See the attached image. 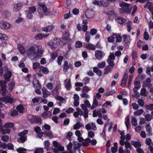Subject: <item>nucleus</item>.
Here are the masks:
<instances>
[{"label": "nucleus", "mask_w": 153, "mask_h": 153, "mask_svg": "<svg viewBox=\"0 0 153 153\" xmlns=\"http://www.w3.org/2000/svg\"><path fill=\"white\" fill-rule=\"evenodd\" d=\"M9 90L12 91L15 86V83L13 81H11L9 83Z\"/></svg>", "instance_id": "46"}, {"label": "nucleus", "mask_w": 153, "mask_h": 153, "mask_svg": "<svg viewBox=\"0 0 153 153\" xmlns=\"http://www.w3.org/2000/svg\"><path fill=\"white\" fill-rule=\"evenodd\" d=\"M146 90L145 88H142L140 91L141 95L144 97H146L147 96V94H146Z\"/></svg>", "instance_id": "44"}, {"label": "nucleus", "mask_w": 153, "mask_h": 153, "mask_svg": "<svg viewBox=\"0 0 153 153\" xmlns=\"http://www.w3.org/2000/svg\"><path fill=\"white\" fill-rule=\"evenodd\" d=\"M7 149L9 150H13L14 149L13 145L11 143H9L7 144Z\"/></svg>", "instance_id": "63"}, {"label": "nucleus", "mask_w": 153, "mask_h": 153, "mask_svg": "<svg viewBox=\"0 0 153 153\" xmlns=\"http://www.w3.org/2000/svg\"><path fill=\"white\" fill-rule=\"evenodd\" d=\"M82 44L81 41H78L76 42L75 47L76 48H80L82 47Z\"/></svg>", "instance_id": "42"}, {"label": "nucleus", "mask_w": 153, "mask_h": 153, "mask_svg": "<svg viewBox=\"0 0 153 153\" xmlns=\"http://www.w3.org/2000/svg\"><path fill=\"white\" fill-rule=\"evenodd\" d=\"M90 90L89 88L87 86H83L82 89V91L85 92H88Z\"/></svg>", "instance_id": "58"}, {"label": "nucleus", "mask_w": 153, "mask_h": 153, "mask_svg": "<svg viewBox=\"0 0 153 153\" xmlns=\"http://www.w3.org/2000/svg\"><path fill=\"white\" fill-rule=\"evenodd\" d=\"M115 33H113L112 35L107 38V40L108 42L110 43L113 42L115 39V36L116 35H115Z\"/></svg>", "instance_id": "23"}, {"label": "nucleus", "mask_w": 153, "mask_h": 153, "mask_svg": "<svg viewBox=\"0 0 153 153\" xmlns=\"http://www.w3.org/2000/svg\"><path fill=\"white\" fill-rule=\"evenodd\" d=\"M45 137H48L50 138H52L53 136V134L50 132H47L45 131Z\"/></svg>", "instance_id": "60"}, {"label": "nucleus", "mask_w": 153, "mask_h": 153, "mask_svg": "<svg viewBox=\"0 0 153 153\" xmlns=\"http://www.w3.org/2000/svg\"><path fill=\"white\" fill-rule=\"evenodd\" d=\"M28 131L27 130H24L22 132H19L18 134V135L19 136H25V135L28 133Z\"/></svg>", "instance_id": "56"}, {"label": "nucleus", "mask_w": 153, "mask_h": 153, "mask_svg": "<svg viewBox=\"0 0 153 153\" xmlns=\"http://www.w3.org/2000/svg\"><path fill=\"white\" fill-rule=\"evenodd\" d=\"M50 144V143L48 140H46L44 143V145L45 146L44 148L46 149L47 150H48L49 146Z\"/></svg>", "instance_id": "37"}, {"label": "nucleus", "mask_w": 153, "mask_h": 153, "mask_svg": "<svg viewBox=\"0 0 153 153\" xmlns=\"http://www.w3.org/2000/svg\"><path fill=\"white\" fill-rule=\"evenodd\" d=\"M6 85L1 87L0 92L3 96H4L6 94L7 90L6 89Z\"/></svg>", "instance_id": "28"}, {"label": "nucleus", "mask_w": 153, "mask_h": 153, "mask_svg": "<svg viewBox=\"0 0 153 153\" xmlns=\"http://www.w3.org/2000/svg\"><path fill=\"white\" fill-rule=\"evenodd\" d=\"M18 112L16 110H14L12 111L10 113V115L11 116L13 117L18 115Z\"/></svg>", "instance_id": "59"}, {"label": "nucleus", "mask_w": 153, "mask_h": 153, "mask_svg": "<svg viewBox=\"0 0 153 153\" xmlns=\"http://www.w3.org/2000/svg\"><path fill=\"white\" fill-rule=\"evenodd\" d=\"M60 41L59 39L56 38L48 43V45L52 49H54L60 44Z\"/></svg>", "instance_id": "3"}, {"label": "nucleus", "mask_w": 153, "mask_h": 153, "mask_svg": "<svg viewBox=\"0 0 153 153\" xmlns=\"http://www.w3.org/2000/svg\"><path fill=\"white\" fill-rule=\"evenodd\" d=\"M67 82L65 85V86L67 90H69L71 88V79H69L68 80L67 79H65L64 80V82L66 83L67 82Z\"/></svg>", "instance_id": "13"}, {"label": "nucleus", "mask_w": 153, "mask_h": 153, "mask_svg": "<svg viewBox=\"0 0 153 153\" xmlns=\"http://www.w3.org/2000/svg\"><path fill=\"white\" fill-rule=\"evenodd\" d=\"M131 124L134 126H136L137 125V120L134 117H131Z\"/></svg>", "instance_id": "33"}, {"label": "nucleus", "mask_w": 153, "mask_h": 153, "mask_svg": "<svg viewBox=\"0 0 153 153\" xmlns=\"http://www.w3.org/2000/svg\"><path fill=\"white\" fill-rule=\"evenodd\" d=\"M16 109L20 113H22L24 112L25 111V108L23 105L20 104L18 105L16 107Z\"/></svg>", "instance_id": "14"}, {"label": "nucleus", "mask_w": 153, "mask_h": 153, "mask_svg": "<svg viewBox=\"0 0 153 153\" xmlns=\"http://www.w3.org/2000/svg\"><path fill=\"white\" fill-rule=\"evenodd\" d=\"M5 74L4 75V77L5 79L9 80L11 77L12 73L9 70L8 68H6V70H5Z\"/></svg>", "instance_id": "6"}, {"label": "nucleus", "mask_w": 153, "mask_h": 153, "mask_svg": "<svg viewBox=\"0 0 153 153\" xmlns=\"http://www.w3.org/2000/svg\"><path fill=\"white\" fill-rule=\"evenodd\" d=\"M107 62L108 63V65L110 66V67L111 66V67L112 68H113L115 65L114 62L113 61L109 60V59H108Z\"/></svg>", "instance_id": "51"}, {"label": "nucleus", "mask_w": 153, "mask_h": 153, "mask_svg": "<svg viewBox=\"0 0 153 153\" xmlns=\"http://www.w3.org/2000/svg\"><path fill=\"white\" fill-rule=\"evenodd\" d=\"M116 15V14L113 10H112L108 12V17L109 18H111V17H114Z\"/></svg>", "instance_id": "31"}, {"label": "nucleus", "mask_w": 153, "mask_h": 153, "mask_svg": "<svg viewBox=\"0 0 153 153\" xmlns=\"http://www.w3.org/2000/svg\"><path fill=\"white\" fill-rule=\"evenodd\" d=\"M11 129L9 128H7V129H4L3 128H2V130L1 132L3 134H5L7 133H8L10 131Z\"/></svg>", "instance_id": "49"}, {"label": "nucleus", "mask_w": 153, "mask_h": 153, "mask_svg": "<svg viewBox=\"0 0 153 153\" xmlns=\"http://www.w3.org/2000/svg\"><path fill=\"white\" fill-rule=\"evenodd\" d=\"M120 5L122 7L119 10L120 13L127 14L130 13L131 9L130 7H129V4L122 2L120 4Z\"/></svg>", "instance_id": "1"}, {"label": "nucleus", "mask_w": 153, "mask_h": 153, "mask_svg": "<svg viewBox=\"0 0 153 153\" xmlns=\"http://www.w3.org/2000/svg\"><path fill=\"white\" fill-rule=\"evenodd\" d=\"M18 49L20 53L22 54H23L26 52V50L23 46L21 44L18 45Z\"/></svg>", "instance_id": "12"}, {"label": "nucleus", "mask_w": 153, "mask_h": 153, "mask_svg": "<svg viewBox=\"0 0 153 153\" xmlns=\"http://www.w3.org/2000/svg\"><path fill=\"white\" fill-rule=\"evenodd\" d=\"M5 128H10L14 127V124L11 122L7 123L3 126Z\"/></svg>", "instance_id": "26"}, {"label": "nucleus", "mask_w": 153, "mask_h": 153, "mask_svg": "<svg viewBox=\"0 0 153 153\" xmlns=\"http://www.w3.org/2000/svg\"><path fill=\"white\" fill-rule=\"evenodd\" d=\"M34 87L36 88L40 89L41 88V85L39 81L36 79L33 82Z\"/></svg>", "instance_id": "17"}, {"label": "nucleus", "mask_w": 153, "mask_h": 153, "mask_svg": "<svg viewBox=\"0 0 153 153\" xmlns=\"http://www.w3.org/2000/svg\"><path fill=\"white\" fill-rule=\"evenodd\" d=\"M40 65L39 63L37 62H35L33 64V69H35L36 68H38Z\"/></svg>", "instance_id": "62"}, {"label": "nucleus", "mask_w": 153, "mask_h": 153, "mask_svg": "<svg viewBox=\"0 0 153 153\" xmlns=\"http://www.w3.org/2000/svg\"><path fill=\"white\" fill-rule=\"evenodd\" d=\"M27 52L30 54H36V49L34 47H30L27 50Z\"/></svg>", "instance_id": "21"}, {"label": "nucleus", "mask_w": 153, "mask_h": 153, "mask_svg": "<svg viewBox=\"0 0 153 153\" xmlns=\"http://www.w3.org/2000/svg\"><path fill=\"white\" fill-rule=\"evenodd\" d=\"M146 75L142 74H140L137 76V77L135 79L134 81L139 80L140 79L142 80L145 79Z\"/></svg>", "instance_id": "36"}, {"label": "nucleus", "mask_w": 153, "mask_h": 153, "mask_svg": "<svg viewBox=\"0 0 153 153\" xmlns=\"http://www.w3.org/2000/svg\"><path fill=\"white\" fill-rule=\"evenodd\" d=\"M102 52L100 50H97L95 51V56L96 58L99 60L101 59L102 56Z\"/></svg>", "instance_id": "11"}, {"label": "nucleus", "mask_w": 153, "mask_h": 153, "mask_svg": "<svg viewBox=\"0 0 153 153\" xmlns=\"http://www.w3.org/2000/svg\"><path fill=\"white\" fill-rule=\"evenodd\" d=\"M146 131L148 133V135L151 136L152 135V128L150 125V123H148V124H146Z\"/></svg>", "instance_id": "10"}, {"label": "nucleus", "mask_w": 153, "mask_h": 153, "mask_svg": "<svg viewBox=\"0 0 153 153\" xmlns=\"http://www.w3.org/2000/svg\"><path fill=\"white\" fill-rule=\"evenodd\" d=\"M132 59L134 60L137 58V53L136 51H135L133 52L131 55Z\"/></svg>", "instance_id": "53"}, {"label": "nucleus", "mask_w": 153, "mask_h": 153, "mask_svg": "<svg viewBox=\"0 0 153 153\" xmlns=\"http://www.w3.org/2000/svg\"><path fill=\"white\" fill-rule=\"evenodd\" d=\"M11 25L9 23L4 21L0 23V27L2 30H7L10 27Z\"/></svg>", "instance_id": "4"}, {"label": "nucleus", "mask_w": 153, "mask_h": 153, "mask_svg": "<svg viewBox=\"0 0 153 153\" xmlns=\"http://www.w3.org/2000/svg\"><path fill=\"white\" fill-rule=\"evenodd\" d=\"M90 39V33L89 32H86L85 34V40L86 42L88 43L89 42Z\"/></svg>", "instance_id": "32"}, {"label": "nucleus", "mask_w": 153, "mask_h": 153, "mask_svg": "<svg viewBox=\"0 0 153 153\" xmlns=\"http://www.w3.org/2000/svg\"><path fill=\"white\" fill-rule=\"evenodd\" d=\"M48 34H44L41 33L37 34L34 37V38L36 40H41L43 38L47 37Z\"/></svg>", "instance_id": "8"}, {"label": "nucleus", "mask_w": 153, "mask_h": 153, "mask_svg": "<svg viewBox=\"0 0 153 153\" xmlns=\"http://www.w3.org/2000/svg\"><path fill=\"white\" fill-rule=\"evenodd\" d=\"M137 102L139 105L140 106H143L144 103L143 100L141 99H139L138 100Z\"/></svg>", "instance_id": "54"}, {"label": "nucleus", "mask_w": 153, "mask_h": 153, "mask_svg": "<svg viewBox=\"0 0 153 153\" xmlns=\"http://www.w3.org/2000/svg\"><path fill=\"white\" fill-rule=\"evenodd\" d=\"M95 13L92 10H86L85 13V16L88 19L92 18L94 16Z\"/></svg>", "instance_id": "9"}, {"label": "nucleus", "mask_w": 153, "mask_h": 153, "mask_svg": "<svg viewBox=\"0 0 153 153\" xmlns=\"http://www.w3.org/2000/svg\"><path fill=\"white\" fill-rule=\"evenodd\" d=\"M1 140L4 142H7L9 139V137L8 135H3L1 137Z\"/></svg>", "instance_id": "48"}, {"label": "nucleus", "mask_w": 153, "mask_h": 153, "mask_svg": "<svg viewBox=\"0 0 153 153\" xmlns=\"http://www.w3.org/2000/svg\"><path fill=\"white\" fill-rule=\"evenodd\" d=\"M27 118L32 124L36 123L41 124L42 123V120L40 117L30 114L28 115Z\"/></svg>", "instance_id": "2"}, {"label": "nucleus", "mask_w": 153, "mask_h": 153, "mask_svg": "<svg viewBox=\"0 0 153 153\" xmlns=\"http://www.w3.org/2000/svg\"><path fill=\"white\" fill-rule=\"evenodd\" d=\"M1 100L6 103L11 104L13 102V99L11 97L7 96L2 98Z\"/></svg>", "instance_id": "7"}, {"label": "nucleus", "mask_w": 153, "mask_h": 153, "mask_svg": "<svg viewBox=\"0 0 153 153\" xmlns=\"http://www.w3.org/2000/svg\"><path fill=\"white\" fill-rule=\"evenodd\" d=\"M131 144L136 148H140L141 146V143L138 141H132L131 142Z\"/></svg>", "instance_id": "20"}, {"label": "nucleus", "mask_w": 153, "mask_h": 153, "mask_svg": "<svg viewBox=\"0 0 153 153\" xmlns=\"http://www.w3.org/2000/svg\"><path fill=\"white\" fill-rule=\"evenodd\" d=\"M68 62L65 61L64 62V64L63 66V70L65 72H67L69 68V66L68 65Z\"/></svg>", "instance_id": "22"}, {"label": "nucleus", "mask_w": 153, "mask_h": 153, "mask_svg": "<svg viewBox=\"0 0 153 153\" xmlns=\"http://www.w3.org/2000/svg\"><path fill=\"white\" fill-rule=\"evenodd\" d=\"M127 24L126 27L127 29V31L128 32H130L131 29V25L132 24V23L131 21H129L127 23Z\"/></svg>", "instance_id": "39"}, {"label": "nucleus", "mask_w": 153, "mask_h": 153, "mask_svg": "<svg viewBox=\"0 0 153 153\" xmlns=\"http://www.w3.org/2000/svg\"><path fill=\"white\" fill-rule=\"evenodd\" d=\"M125 125L127 128V130H128L130 128V123L129 121V116H127L126 119H125Z\"/></svg>", "instance_id": "19"}, {"label": "nucleus", "mask_w": 153, "mask_h": 153, "mask_svg": "<svg viewBox=\"0 0 153 153\" xmlns=\"http://www.w3.org/2000/svg\"><path fill=\"white\" fill-rule=\"evenodd\" d=\"M113 69L112 68L110 67V66L108 65L106 66L105 69L104 74L105 75L111 72Z\"/></svg>", "instance_id": "27"}, {"label": "nucleus", "mask_w": 153, "mask_h": 153, "mask_svg": "<svg viewBox=\"0 0 153 153\" xmlns=\"http://www.w3.org/2000/svg\"><path fill=\"white\" fill-rule=\"evenodd\" d=\"M146 85L149 88H150L152 85V84L151 83V80L150 78H148L146 80Z\"/></svg>", "instance_id": "34"}, {"label": "nucleus", "mask_w": 153, "mask_h": 153, "mask_svg": "<svg viewBox=\"0 0 153 153\" xmlns=\"http://www.w3.org/2000/svg\"><path fill=\"white\" fill-rule=\"evenodd\" d=\"M23 5L22 2H19L14 4L13 5V10L16 12L19 11L23 7Z\"/></svg>", "instance_id": "5"}, {"label": "nucleus", "mask_w": 153, "mask_h": 153, "mask_svg": "<svg viewBox=\"0 0 153 153\" xmlns=\"http://www.w3.org/2000/svg\"><path fill=\"white\" fill-rule=\"evenodd\" d=\"M73 143L74 145V148L75 149H78L81 146V144L78 142H73Z\"/></svg>", "instance_id": "35"}, {"label": "nucleus", "mask_w": 153, "mask_h": 153, "mask_svg": "<svg viewBox=\"0 0 153 153\" xmlns=\"http://www.w3.org/2000/svg\"><path fill=\"white\" fill-rule=\"evenodd\" d=\"M8 38V36L7 35L5 34H3L0 33V39L2 41L7 40Z\"/></svg>", "instance_id": "38"}, {"label": "nucleus", "mask_w": 153, "mask_h": 153, "mask_svg": "<svg viewBox=\"0 0 153 153\" xmlns=\"http://www.w3.org/2000/svg\"><path fill=\"white\" fill-rule=\"evenodd\" d=\"M117 20L118 23L121 25L123 24L126 21L125 19L123 18H118Z\"/></svg>", "instance_id": "47"}, {"label": "nucleus", "mask_w": 153, "mask_h": 153, "mask_svg": "<svg viewBox=\"0 0 153 153\" xmlns=\"http://www.w3.org/2000/svg\"><path fill=\"white\" fill-rule=\"evenodd\" d=\"M143 112V109H139L135 111L134 113V114L135 116L140 115L142 114Z\"/></svg>", "instance_id": "41"}, {"label": "nucleus", "mask_w": 153, "mask_h": 153, "mask_svg": "<svg viewBox=\"0 0 153 153\" xmlns=\"http://www.w3.org/2000/svg\"><path fill=\"white\" fill-rule=\"evenodd\" d=\"M36 10V8L34 6H31L29 7L28 12L33 13Z\"/></svg>", "instance_id": "43"}, {"label": "nucleus", "mask_w": 153, "mask_h": 153, "mask_svg": "<svg viewBox=\"0 0 153 153\" xmlns=\"http://www.w3.org/2000/svg\"><path fill=\"white\" fill-rule=\"evenodd\" d=\"M85 47L86 48L88 49L89 50L94 51L96 49L95 46L91 43L86 44Z\"/></svg>", "instance_id": "15"}, {"label": "nucleus", "mask_w": 153, "mask_h": 153, "mask_svg": "<svg viewBox=\"0 0 153 153\" xmlns=\"http://www.w3.org/2000/svg\"><path fill=\"white\" fill-rule=\"evenodd\" d=\"M54 27L52 25H49L46 27H43L42 28L43 31L46 32H50L51 31L53 28Z\"/></svg>", "instance_id": "16"}, {"label": "nucleus", "mask_w": 153, "mask_h": 153, "mask_svg": "<svg viewBox=\"0 0 153 153\" xmlns=\"http://www.w3.org/2000/svg\"><path fill=\"white\" fill-rule=\"evenodd\" d=\"M63 59V57L61 56H59L58 57L57 62L59 65H61L62 63V60Z\"/></svg>", "instance_id": "57"}, {"label": "nucleus", "mask_w": 153, "mask_h": 153, "mask_svg": "<svg viewBox=\"0 0 153 153\" xmlns=\"http://www.w3.org/2000/svg\"><path fill=\"white\" fill-rule=\"evenodd\" d=\"M84 125L82 123H80V122H77L76 123L74 126L73 128L75 130H77L80 127H83Z\"/></svg>", "instance_id": "25"}, {"label": "nucleus", "mask_w": 153, "mask_h": 153, "mask_svg": "<svg viewBox=\"0 0 153 153\" xmlns=\"http://www.w3.org/2000/svg\"><path fill=\"white\" fill-rule=\"evenodd\" d=\"M39 69L40 71H42L43 73L45 74H47L49 73V70L47 67L41 66L40 67Z\"/></svg>", "instance_id": "24"}, {"label": "nucleus", "mask_w": 153, "mask_h": 153, "mask_svg": "<svg viewBox=\"0 0 153 153\" xmlns=\"http://www.w3.org/2000/svg\"><path fill=\"white\" fill-rule=\"evenodd\" d=\"M146 109L150 111L153 110V104H150L145 106Z\"/></svg>", "instance_id": "40"}, {"label": "nucleus", "mask_w": 153, "mask_h": 153, "mask_svg": "<svg viewBox=\"0 0 153 153\" xmlns=\"http://www.w3.org/2000/svg\"><path fill=\"white\" fill-rule=\"evenodd\" d=\"M73 135V133L71 131L68 132L66 135V138L69 140H71V136Z\"/></svg>", "instance_id": "50"}, {"label": "nucleus", "mask_w": 153, "mask_h": 153, "mask_svg": "<svg viewBox=\"0 0 153 153\" xmlns=\"http://www.w3.org/2000/svg\"><path fill=\"white\" fill-rule=\"evenodd\" d=\"M17 141L19 143H23L27 140V136H20Z\"/></svg>", "instance_id": "18"}, {"label": "nucleus", "mask_w": 153, "mask_h": 153, "mask_svg": "<svg viewBox=\"0 0 153 153\" xmlns=\"http://www.w3.org/2000/svg\"><path fill=\"white\" fill-rule=\"evenodd\" d=\"M115 39H116V41L117 42H120L122 40V38L121 36L119 34L116 33H115Z\"/></svg>", "instance_id": "30"}, {"label": "nucleus", "mask_w": 153, "mask_h": 153, "mask_svg": "<svg viewBox=\"0 0 153 153\" xmlns=\"http://www.w3.org/2000/svg\"><path fill=\"white\" fill-rule=\"evenodd\" d=\"M105 66V62H102L101 63H99L97 66L99 68H102L104 67Z\"/></svg>", "instance_id": "52"}, {"label": "nucleus", "mask_w": 153, "mask_h": 153, "mask_svg": "<svg viewBox=\"0 0 153 153\" xmlns=\"http://www.w3.org/2000/svg\"><path fill=\"white\" fill-rule=\"evenodd\" d=\"M125 147L126 149L129 148L130 150L131 149V147L130 143L127 141H126L125 142Z\"/></svg>", "instance_id": "55"}, {"label": "nucleus", "mask_w": 153, "mask_h": 153, "mask_svg": "<svg viewBox=\"0 0 153 153\" xmlns=\"http://www.w3.org/2000/svg\"><path fill=\"white\" fill-rule=\"evenodd\" d=\"M152 140L150 138H147L146 139V143L147 145L150 146Z\"/></svg>", "instance_id": "61"}, {"label": "nucleus", "mask_w": 153, "mask_h": 153, "mask_svg": "<svg viewBox=\"0 0 153 153\" xmlns=\"http://www.w3.org/2000/svg\"><path fill=\"white\" fill-rule=\"evenodd\" d=\"M97 30L95 28H93L90 31V33L92 35H94L95 34L97 33Z\"/></svg>", "instance_id": "64"}, {"label": "nucleus", "mask_w": 153, "mask_h": 153, "mask_svg": "<svg viewBox=\"0 0 153 153\" xmlns=\"http://www.w3.org/2000/svg\"><path fill=\"white\" fill-rule=\"evenodd\" d=\"M109 4V3L106 0H101L100 7L102 6L103 7H107Z\"/></svg>", "instance_id": "29"}, {"label": "nucleus", "mask_w": 153, "mask_h": 153, "mask_svg": "<svg viewBox=\"0 0 153 153\" xmlns=\"http://www.w3.org/2000/svg\"><path fill=\"white\" fill-rule=\"evenodd\" d=\"M3 15L6 18H7L10 16L11 13L8 11L5 10L3 12Z\"/></svg>", "instance_id": "45"}]
</instances>
